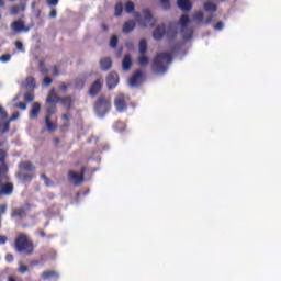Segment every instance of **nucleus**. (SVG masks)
<instances>
[{
    "instance_id": "f257e3e1",
    "label": "nucleus",
    "mask_w": 281,
    "mask_h": 281,
    "mask_svg": "<svg viewBox=\"0 0 281 281\" xmlns=\"http://www.w3.org/2000/svg\"><path fill=\"white\" fill-rule=\"evenodd\" d=\"M170 63H172V56L169 53H158L154 59V71L156 74H164Z\"/></svg>"
},
{
    "instance_id": "f03ea898",
    "label": "nucleus",
    "mask_w": 281,
    "mask_h": 281,
    "mask_svg": "<svg viewBox=\"0 0 281 281\" xmlns=\"http://www.w3.org/2000/svg\"><path fill=\"white\" fill-rule=\"evenodd\" d=\"M176 25L171 24V25H160L157 26L153 33V37L155 38V41H161V38L164 36H167L168 38H172V36H175L176 34Z\"/></svg>"
},
{
    "instance_id": "7ed1b4c3",
    "label": "nucleus",
    "mask_w": 281,
    "mask_h": 281,
    "mask_svg": "<svg viewBox=\"0 0 281 281\" xmlns=\"http://www.w3.org/2000/svg\"><path fill=\"white\" fill-rule=\"evenodd\" d=\"M15 247L21 254H32V251H34V245L31 244L30 239H27V236L25 235L18 237Z\"/></svg>"
},
{
    "instance_id": "20e7f679",
    "label": "nucleus",
    "mask_w": 281,
    "mask_h": 281,
    "mask_svg": "<svg viewBox=\"0 0 281 281\" xmlns=\"http://www.w3.org/2000/svg\"><path fill=\"white\" fill-rule=\"evenodd\" d=\"M135 19L138 25H142L143 27H150L155 25V18H153V13L148 10L143 11L142 15L136 13Z\"/></svg>"
},
{
    "instance_id": "39448f33",
    "label": "nucleus",
    "mask_w": 281,
    "mask_h": 281,
    "mask_svg": "<svg viewBox=\"0 0 281 281\" xmlns=\"http://www.w3.org/2000/svg\"><path fill=\"white\" fill-rule=\"evenodd\" d=\"M111 111V100L109 98H101L95 104V112L100 117Z\"/></svg>"
},
{
    "instance_id": "423d86ee",
    "label": "nucleus",
    "mask_w": 281,
    "mask_h": 281,
    "mask_svg": "<svg viewBox=\"0 0 281 281\" xmlns=\"http://www.w3.org/2000/svg\"><path fill=\"white\" fill-rule=\"evenodd\" d=\"M189 23H190V18H188V15H182L178 23V27H180L184 38L192 37V30L188 29Z\"/></svg>"
},
{
    "instance_id": "0eeeda50",
    "label": "nucleus",
    "mask_w": 281,
    "mask_h": 281,
    "mask_svg": "<svg viewBox=\"0 0 281 281\" xmlns=\"http://www.w3.org/2000/svg\"><path fill=\"white\" fill-rule=\"evenodd\" d=\"M10 130V121L8 120V112L0 108V133H5Z\"/></svg>"
},
{
    "instance_id": "6e6552de",
    "label": "nucleus",
    "mask_w": 281,
    "mask_h": 281,
    "mask_svg": "<svg viewBox=\"0 0 281 281\" xmlns=\"http://www.w3.org/2000/svg\"><path fill=\"white\" fill-rule=\"evenodd\" d=\"M144 82V74L142 71H136L130 79V87H139Z\"/></svg>"
},
{
    "instance_id": "1a4fd4ad",
    "label": "nucleus",
    "mask_w": 281,
    "mask_h": 281,
    "mask_svg": "<svg viewBox=\"0 0 281 281\" xmlns=\"http://www.w3.org/2000/svg\"><path fill=\"white\" fill-rule=\"evenodd\" d=\"M106 85L109 89H115L120 85V76L115 72H111L106 78Z\"/></svg>"
},
{
    "instance_id": "9d476101",
    "label": "nucleus",
    "mask_w": 281,
    "mask_h": 281,
    "mask_svg": "<svg viewBox=\"0 0 281 281\" xmlns=\"http://www.w3.org/2000/svg\"><path fill=\"white\" fill-rule=\"evenodd\" d=\"M5 159V151L1 150L0 151V162ZM5 172H8V168L4 167V165L0 166V183L1 181H8V176H5Z\"/></svg>"
},
{
    "instance_id": "9b49d317",
    "label": "nucleus",
    "mask_w": 281,
    "mask_h": 281,
    "mask_svg": "<svg viewBox=\"0 0 281 281\" xmlns=\"http://www.w3.org/2000/svg\"><path fill=\"white\" fill-rule=\"evenodd\" d=\"M177 5L182 12H190L192 10V1L190 0H178Z\"/></svg>"
},
{
    "instance_id": "f8f14e48",
    "label": "nucleus",
    "mask_w": 281,
    "mask_h": 281,
    "mask_svg": "<svg viewBox=\"0 0 281 281\" xmlns=\"http://www.w3.org/2000/svg\"><path fill=\"white\" fill-rule=\"evenodd\" d=\"M114 106L116 108V111H124L126 109V103H124V94L120 93L117 94L115 101H114Z\"/></svg>"
},
{
    "instance_id": "ddd939ff",
    "label": "nucleus",
    "mask_w": 281,
    "mask_h": 281,
    "mask_svg": "<svg viewBox=\"0 0 281 281\" xmlns=\"http://www.w3.org/2000/svg\"><path fill=\"white\" fill-rule=\"evenodd\" d=\"M103 82L104 81H102V79H98L97 81H94L90 88V95H98V93H100V89H102Z\"/></svg>"
},
{
    "instance_id": "4468645a",
    "label": "nucleus",
    "mask_w": 281,
    "mask_h": 281,
    "mask_svg": "<svg viewBox=\"0 0 281 281\" xmlns=\"http://www.w3.org/2000/svg\"><path fill=\"white\" fill-rule=\"evenodd\" d=\"M13 32H30V29L25 27L23 21H15L11 24Z\"/></svg>"
},
{
    "instance_id": "2eb2a0df",
    "label": "nucleus",
    "mask_w": 281,
    "mask_h": 281,
    "mask_svg": "<svg viewBox=\"0 0 281 281\" xmlns=\"http://www.w3.org/2000/svg\"><path fill=\"white\" fill-rule=\"evenodd\" d=\"M38 113H41V104L40 103H33L30 113H29V117L31 120H36L38 117Z\"/></svg>"
},
{
    "instance_id": "dca6fc26",
    "label": "nucleus",
    "mask_w": 281,
    "mask_h": 281,
    "mask_svg": "<svg viewBox=\"0 0 281 281\" xmlns=\"http://www.w3.org/2000/svg\"><path fill=\"white\" fill-rule=\"evenodd\" d=\"M135 30V22L133 20L126 21L123 24L122 32L123 34H131Z\"/></svg>"
},
{
    "instance_id": "f3484780",
    "label": "nucleus",
    "mask_w": 281,
    "mask_h": 281,
    "mask_svg": "<svg viewBox=\"0 0 281 281\" xmlns=\"http://www.w3.org/2000/svg\"><path fill=\"white\" fill-rule=\"evenodd\" d=\"M113 63L111 61L110 57H103L100 60V67L103 71H109V69L112 67Z\"/></svg>"
},
{
    "instance_id": "a211bd4d",
    "label": "nucleus",
    "mask_w": 281,
    "mask_h": 281,
    "mask_svg": "<svg viewBox=\"0 0 281 281\" xmlns=\"http://www.w3.org/2000/svg\"><path fill=\"white\" fill-rule=\"evenodd\" d=\"M69 179L72 183H75V186H78V183H82L83 181L82 175L76 173L74 171L69 172Z\"/></svg>"
},
{
    "instance_id": "6ab92c4d",
    "label": "nucleus",
    "mask_w": 281,
    "mask_h": 281,
    "mask_svg": "<svg viewBox=\"0 0 281 281\" xmlns=\"http://www.w3.org/2000/svg\"><path fill=\"white\" fill-rule=\"evenodd\" d=\"M132 65H133V58H131V55H125L122 61L123 71H128Z\"/></svg>"
},
{
    "instance_id": "aec40b11",
    "label": "nucleus",
    "mask_w": 281,
    "mask_h": 281,
    "mask_svg": "<svg viewBox=\"0 0 281 281\" xmlns=\"http://www.w3.org/2000/svg\"><path fill=\"white\" fill-rule=\"evenodd\" d=\"M60 99L58 98V95L56 94V92L54 90H52L47 97V102L48 104H56V102H58Z\"/></svg>"
},
{
    "instance_id": "412c9836",
    "label": "nucleus",
    "mask_w": 281,
    "mask_h": 281,
    "mask_svg": "<svg viewBox=\"0 0 281 281\" xmlns=\"http://www.w3.org/2000/svg\"><path fill=\"white\" fill-rule=\"evenodd\" d=\"M147 49H148V43L146 42V40H140L138 43L139 54H146Z\"/></svg>"
},
{
    "instance_id": "4be33fe9",
    "label": "nucleus",
    "mask_w": 281,
    "mask_h": 281,
    "mask_svg": "<svg viewBox=\"0 0 281 281\" xmlns=\"http://www.w3.org/2000/svg\"><path fill=\"white\" fill-rule=\"evenodd\" d=\"M12 190H13V188H12V184H10V183L0 186L1 194H10L12 192Z\"/></svg>"
},
{
    "instance_id": "5701e85b",
    "label": "nucleus",
    "mask_w": 281,
    "mask_h": 281,
    "mask_svg": "<svg viewBox=\"0 0 281 281\" xmlns=\"http://www.w3.org/2000/svg\"><path fill=\"white\" fill-rule=\"evenodd\" d=\"M148 63H150L148 56H146L145 54H140V56L138 57V65H140V67H146Z\"/></svg>"
},
{
    "instance_id": "b1692460",
    "label": "nucleus",
    "mask_w": 281,
    "mask_h": 281,
    "mask_svg": "<svg viewBox=\"0 0 281 281\" xmlns=\"http://www.w3.org/2000/svg\"><path fill=\"white\" fill-rule=\"evenodd\" d=\"M203 9L205 10V12H216V4L212 2H205L203 4Z\"/></svg>"
},
{
    "instance_id": "393cba45",
    "label": "nucleus",
    "mask_w": 281,
    "mask_h": 281,
    "mask_svg": "<svg viewBox=\"0 0 281 281\" xmlns=\"http://www.w3.org/2000/svg\"><path fill=\"white\" fill-rule=\"evenodd\" d=\"M203 11H196L193 13V21H195V23H201V21H203Z\"/></svg>"
},
{
    "instance_id": "a878e982",
    "label": "nucleus",
    "mask_w": 281,
    "mask_h": 281,
    "mask_svg": "<svg viewBox=\"0 0 281 281\" xmlns=\"http://www.w3.org/2000/svg\"><path fill=\"white\" fill-rule=\"evenodd\" d=\"M45 124H46V128L47 131H55L56 130V125L54 123H52V121H49V115H46L45 117Z\"/></svg>"
},
{
    "instance_id": "bb28decb",
    "label": "nucleus",
    "mask_w": 281,
    "mask_h": 281,
    "mask_svg": "<svg viewBox=\"0 0 281 281\" xmlns=\"http://www.w3.org/2000/svg\"><path fill=\"white\" fill-rule=\"evenodd\" d=\"M124 9H125V12H127V14H131L133 13V10H135V3H133L132 1H127L125 3Z\"/></svg>"
},
{
    "instance_id": "cd10ccee",
    "label": "nucleus",
    "mask_w": 281,
    "mask_h": 281,
    "mask_svg": "<svg viewBox=\"0 0 281 281\" xmlns=\"http://www.w3.org/2000/svg\"><path fill=\"white\" fill-rule=\"evenodd\" d=\"M44 280H49V278H57L58 273L55 271H45L43 274Z\"/></svg>"
},
{
    "instance_id": "c85d7f7f",
    "label": "nucleus",
    "mask_w": 281,
    "mask_h": 281,
    "mask_svg": "<svg viewBox=\"0 0 281 281\" xmlns=\"http://www.w3.org/2000/svg\"><path fill=\"white\" fill-rule=\"evenodd\" d=\"M25 87H26V89H34L35 83H34V79L32 77L26 78Z\"/></svg>"
},
{
    "instance_id": "c756f323",
    "label": "nucleus",
    "mask_w": 281,
    "mask_h": 281,
    "mask_svg": "<svg viewBox=\"0 0 281 281\" xmlns=\"http://www.w3.org/2000/svg\"><path fill=\"white\" fill-rule=\"evenodd\" d=\"M21 170H34V167L30 162H22L20 165Z\"/></svg>"
},
{
    "instance_id": "7c9ffc66",
    "label": "nucleus",
    "mask_w": 281,
    "mask_h": 281,
    "mask_svg": "<svg viewBox=\"0 0 281 281\" xmlns=\"http://www.w3.org/2000/svg\"><path fill=\"white\" fill-rule=\"evenodd\" d=\"M123 10H124V7L122 5V3H117L115 5V16H121Z\"/></svg>"
},
{
    "instance_id": "2f4dec72",
    "label": "nucleus",
    "mask_w": 281,
    "mask_h": 281,
    "mask_svg": "<svg viewBox=\"0 0 281 281\" xmlns=\"http://www.w3.org/2000/svg\"><path fill=\"white\" fill-rule=\"evenodd\" d=\"M61 103L64 104V106H66V109H69L71 106V97L63 99Z\"/></svg>"
},
{
    "instance_id": "473e14b6",
    "label": "nucleus",
    "mask_w": 281,
    "mask_h": 281,
    "mask_svg": "<svg viewBox=\"0 0 281 281\" xmlns=\"http://www.w3.org/2000/svg\"><path fill=\"white\" fill-rule=\"evenodd\" d=\"M117 41H119V38L116 35L112 36L110 38V47H117Z\"/></svg>"
},
{
    "instance_id": "72a5a7b5",
    "label": "nucleus",
    "mask_w": 281,
    "mask_h": 281,
    "mask_svg": "<svg viewBox=\"0 0 281 281\" xmlns=\"http://www.w3.org/2000/svg\"><path fill=\"white\" fill-rule=\"evenodd\" d=\"M164 10H169L170 9V0H159Z\"/></svg>"
},
{
    "instance_id": "f704fd0d",
    "label": "nucleus",
    "mask_w": 281,
    "mask_h": 281,
    "mask_svg": "<svg viewBox=\"0 0 281 281\" xmlns=\"http://www.w3.org/2000/svg\"><path fill=\"white\" fill-rule=\"evenodd\" d=\"M55 111H56V105H54V103H49V106H48V110H47V115H48V117H49L53 113H55Z\"/></svg>"
},
{
    "instance_id": "c9c22d12",
    "label": "nucleus",
    "mask_w": 281,
    "mask_h": 281,
    "mask_svg": "<svg viewBox=\"0 0 281 281\" xmlns=\"http://www.w3.org/2000/svg\"><path fill=\"white\" fill-rule=\"evenodd\" d=\"M24 100H26V102H32L34 100V94L33 93H26L24 97Z\"/></svg>"
},
{
    "instance_id": "e433bc0d",
    "label": "nucleus",
    "mask_w": 281,
    "mask_h": 281,
    "mask_svg": "<svg viewBox=\"0 0 281 281\" xmlns=\"http://www.w3.org/2000/svg\"><path fill=\"white\" fill-rule=\"evenodd\" d=\"M14 106L16 109H21L22 111H25V109H27V105H25V103L23 102L16 103Z\"/></svg>"
},
{
    "instance_id": "4c0bfd02",
    "label": "nucleus",
    "mask_w": 281,
    "mask_h": 281,
    "mask_svg": "<svg viewBox=\"0 0 281 281\" xmlns=\"http://www.w3.org/2000/svg\"><path fill=\"white\" fill-rule=\"evenodd\" d=\"M126 47H128V49H133L135 47V42H133V40H130L125 43Z\"/></svg>"
},
{
    "instance_id": "58836bf2",
    "label": "nucleus",
    "mask_w": 281,
    "mask_h": 281,
    "mask_svg": "<svg viewBox=\"0 0 281 281\" xmlns=\"http://www.w3.org/2000/svg\"><path fill=\"white\" fill-rule=\"evenodd\" d=\"M49 85H52V80L48 77H45L44 81H43V86L44 87H49Z\"/></svg>"
},
{
    "instance_id": "ea45409f",
    "label": "nucleus",
    "mask_w": 281,
    "mask_h": 281,
    "mask_svg": "<svg viewBox=\"0 0 281 281\" xmlns=\"http://www.w3.org/2000/svg\"><path fill=\"white\" fill-rule=\"evenodd\" d=\"M0 60H1V63H9V60H10V55H3V56H1V57H0Z\"/></svg>"
},
{
    "instance_id": "a19ab883",
    "label": "nucleus",
    "mask_w": 281,
    "mask_h": 281,
    "mask_svg": "<svg viewBox=\"0 0 281 281\" xmlns=\"http://www.w3.org/2000/svg\"><path fill=\"white\" fill-rule=\"evenodd\" d=\"M8 243V237L0 235V245H5Z\"/></svg>"
},
{
    "instance_id": "79ce46f5",
    "label": "nucleus",
    "mask_w": 281,
    "mask_h": 281,
    "mask_svg": "<svg viewBox=\"0 0 281 281\" xmlns=\"http://www.w3.org/2000/svg\"><path fill=\"white\" fill-rule=\"evenodd\" d=\"M19 271H20V273H27V267L21 265L20 268H19Z\"/></svg>"
},
{
    "instance_id": "37998d69",
    "label": "nucleus",
    "mask_w": 281,
    "mask_h": 281,
    "mask_svg": "<svg viewBox=\"0 0 281 281\" xmlns=\"http://www.w3.org/2000/svg\"><path fill=\"white\" fill-rule=\"evenodd\" d=\"M15 47H16V49H19L20 52H22V50H23V43H21V42H15Z\"/></svg>"
},
{
    "instance_id": "c03bdc74",
    "label": "nucleus",
    "mask_w": 281,
    "mask_h": 281,
    "mask_svg": "<svg viewBox=\"0 0 281 281\" xmlns=\"http://www.w3.org/2000/svg\"><path fill=\"white\" fill-rule=\"evenodd\" d=\"M50 74L52 76H58V68L57 67L50 68Z\"/></svg>"
},
{
    "instance_id": "a18cd8bd",
    "label": "nucleus",
    "mask_w": 281,
    "mask_h": 281,
    "mask_svg": "<svg viewBox=\"0 0 281 281\" xmlns=\"http://www.w3.org/2000/svg\"><path fill=\"white\" fill-rule=\"evenodd\" d=\"M20 177H21L22 181H31L32 180L31 176L21 175Z\"/></svg>"
},
{
    "instance_id": "49530a36",
    "label": "nucleus",
    "mask_w": 281,
    "mask_h": 281,
    "mask_svg": "<svg viewBox=\"0 0 281 281\" xmlns=\"http://www.w3.org/2000/svg\"><path fill=\"white\" fill-rule=\"evenodd\" d=\"M48 5H58V0H47Z\"/></svg>"
},
{
    "instance_id": "de8ad7c7",
    "label": "nucleus",
    "mask_w": 281,
    "mask_h": 281,
    "mask_svg": "<svg viewBox=\"0 0 281 281\" xmlns=\"http://www.w3.org/2000/svg\"><path fill=\"white\" fill-rule=\"evenodd\" d=\"M19 10H23V8H21V7H13L12 8V14H16L19 12Z\"/></svg>"
},
{
    "instance_id": "09e8293b",
    "label": "nucleus",
    "mask_w": 281,
    "mask_h": 281,
    "mask_svg": "<svg viewBox=\"0 0 281 281\" xmlns=\"http://www.w3.org/2000/svg\"><path fill=\"white\" fill-rule=\"evenodd\" d=\"M223 27H225V24H223L222 22L215 25V30H223Z\"/></svg>"
},
{
    "instance_id": "8fccbe9b",
    "label": "nucleus",
    "mask_w": 281,
    "mask_h": 281,
    "mask_svg": "<svg viewBox=\"0 0 281 281\" xmlns=\"http://www.w3.org/2000/svg\"><path fill=\"white\" fill-rule=\"evenodd\" d=\"M19 117H20V114H19V112H16V113H14L12 116H11V121L12 122H14V120H19Z\"/></svg>"
},
{
    "instance_id": "3c124183",
    "label": "nucleus",
    "mask_w": 281,
    "mask_h": 281,
    "mask_svg": "<svg viewBox=\"0 0 281 281\" xmlns=\"http://www.w3.org/2000/svg\"><path fill=\"white\" fill-rule=\"evenodd\" d=\"M213 20H214V15H209L206 18V25H209V23H212Z\"/></svg>"
},
{
    "instance_id": "603ef678",
    "label": "nucleus",
    "mask_w": 281,
    "mask_h": 281,
    "mask_svg": "<svg viewBox=\"0 0 281 281\" xmlns=\"http://www.w3.org/2000/svg\"><path fill=\"white\" fill-rule=\"evenodd\" d=\"M5 260H8V262H12V260H14V257L12 255H7Z\"/></svg>"
},
{
    "instance_id": "864d4df0",
    "label": "nucleus",
    "mask_w": 281,
    "mask_h": 281,
    "mask_svg": "<svg viewBox=\"0 0 281 281\" xmlns=\"http://www.w3.org/2000/svg\"><path fill=\"white\" fill-rule=\"evenodd\" d=\"M49 16L50 19H56V10L50 11Z\"/></svg>"
},
{
    "instance_id": "5fc2aeb1",
    "label": "nucleus",
    "mask_w": 281,
    "mask_h": 281,
    "mask_svg": "<svg viewBox=\"0 0 281 281\" xmlns=\"http://www.w3.org/2000/svg\"><path fill=\"white\" fill-rule=\"evenodd\" d=\"M5 210H8V206H5V205H2V206L0 207V212H1L2 214H5Z\"/></svg>"
},
{
    "instance_id": "6e6d98bb",
    "label": "nucleus",
    "mask_w": 281,
    "mask_h": 281,
    "mask_svg": "<svg viewBox=\"0 0 281 281\" xmlns=\"http://www.w3.org/2000/svg\"><path fill=\"white\" fill-rule=\"evenodd\" d=\"M66 90H67V86L66 85H61L60 91H66Z\"/></svg>"
},
{
    "instance_id": "4d7b16f0",
    "label": "nucleus",
    "mask_w": 281,
    "mask_h": 281,
    "mask_svg": "<svg viewBox=\"0 0 281 281\" xmlns=\"http://www.w3.org/2000/svg\"><path fill=\"white\" fill-rule=\"evenodd\" d=\"M63 120H69V115L64 114V115H63Z\"/></svg>"
},
{
    "instance_id": "13d9d810",
    "label": "nucleus",
    "mask_w": 281,
    "mask_h": 281,
    "mask_svg": "<svg viewBox=\"0 0 281 281\" xmlns=\"http://www.w3.org/2000/svg\"><path fill=\"white\" fill-rule=\"evenodd\" d=\"M0 7H3V0H0Z\"/></svg>"
},
{
    "instance_id": "bf43d9fd",
    "label": "nucleus",
    "mask_w": 281,
    "mask_h": 281,
    "mask_svg": "<svg viewBox=\"0 0 281 281\" xmlns=\"http://www.w3.org/2000/svg\"><path fill=\"white\" fill-rule=\"evenodd\" d=\"M8 281H14V278L10 277Z\"/></svg>"
},
{
    "instance_id": "052dcab7",
    "label": "nucleus",
    "mask_w": 281,
    "mask_h": 281,
    "mask_svg": "<svg viewBox=\"0 0 281 281\" xmlns=\"http://www.w3.org/2000/svg\"><path fill=\"white\" fill-rule=\"evenodd\" d=\"M45 184H46V186H49V183L47 182V180H45Z\"/></svg>"
},
{
    "instance_id": "680f3d73",
    "label": "nucleus",
    "mask_w": 281,
    "mask_h": 281,
    "mask_svg": "<svg viewBox=\"0 0 281 281\" xmlns=\"http://www.w3.org/2000/svg\"><path fill=\"white\" fill-rule=\"evenodd\" d=\"M14 214H19L18 211H15Z\"/></svg>"
}]
</instances>
